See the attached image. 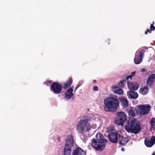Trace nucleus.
<instances>
[{
  "label": "nucleus",
  "mask_w": 155,
  "mask_h": 155,
  "mask_svg": "<svg viewBox=\"0 0 155 155\" xmlns=\"http://www.w3.org/2000/svg\"><path fill=\"white\" fill-rule=\"evenodd\" d=\"M97 140L95 139L92 140L91 146L97 150H103L105 147V143L108 140L104 138L103 135L100 134H97L96 135Z\"/></svg>",
  "instance_id": "f257e3e1"
},
{
  "label": "nucleus",
  "mask_w": 155,
  "mask_h": 155,
  "mask_svg": "<svg viewBox=\"0 0 155 155\" xmlns=\"http://www.w3.org/2000/svg\"><path fill=\"white\" fill-rule=\"evenodd\" d=\"M127 132L134 134H138L141 130L140 122L136 119H129L125 126Z\"/></svg>",
  "instance_id": "f03ea898"
},
{
  "label": "nucleus",
  "mask_w": 155,
  "mask_h": 155,
  "mask_svg": "<svg viewBox=\"0 0 155 155\" xmlns=\"http://www.w3.org/2000/svg\"><path fill=\"white\" fill-rule=\"evenodd\" d=\"M104 108L106 111H113L118 107L119 102L117 98L114 97L107 98L104 100Z\"/></svg>",
  "instance_id": "7ed1b4c3"
},
{
  "label": "nucleus",
  "mask_w": 155,
  "mask_h": 155,
  "mask_svg": "<svg viewBox=\"0 0 155 155\" xmlns=\"http://www.w3.org/2000/svg\"><path fill=\"white\" fill-rule=\"evenodd\" d=\"M89 120L88 116H86L81 118L80 120L78 122L77 126V130L79 134H83L85 129L87 131L91 130V125L88 123Z\"/></svg>",
  "instance_id": "20e7f679"
},
{
  "label": "nucleus",
  "mask_w": 155,
  "mask_h": 155,
  "mask_svg": "<svg viewBox=\"0 0 155 155\" xmlns=\"http://www.w3.org/2000/svg\"><path fill=\"white\" fill-rule=\"evenodd\" d=\"M74 140L72 135L68 136L65 140L64 147V155H71V148L74 146Z\"/></svg>",
  "instance_id": "39448f33"
},
{
  "label": "nucleus",
  "mask_w": 155,
  "mask_h": 155,
  "mask_svg": "<svg viewBox=\"0 0 155 155\" xmlns=\"http://www.w3.org/2000/svg\"><path fill=\"white\" fill-rule=\"evenodd\" d=\"M62 88L63 87L62 84L56 81L52 83L51 86L50 90L54 94H57L61 92Z\"/></svg>",
  "instance_id": "423d86ee"
},
{
  "label": "nucleus",
  "mask_w": 155,
  "mask_h": 155,
  "mask_svg": "<svg viewBox=\"0 0 155 155\" xmlns=\"http://www.w3.org/2000/svg\"><path fill=\"white\" fill-rule=\"evenodd\" d=\"M117 115L118 117L115 121L116 124L119 125L123 126L127 120V115L123 111L117 112Z\"/></svg>",
  "instance_id": "0eeeda50"
},
{
  "label": "nucleus",
  "mask_w": 155,
  "mask_h": 155,
  "mask_svg": "<svg viewBox=\"0 0 155 155\" xmlns=\"http://www.w3.org/2000/svg\"><path fill=\"white\" fill-rule=\"evenodd\" d=\"M120 137L121 135L117 132H111L108 135L109 140L114 143H117L119 137Z\"/></svg>",
  "instance_id": "6e6552de"
},
{
  "label": "nucleus",
  "mask_w": 155,
  "mask_h": 155,
  "mask_svg": "<svg viewBox=\"0 0 155 155\" xmlns=\"http://www.w3.org/2000/svg\"><path fill=\"white\" fill-rule=\"evenodd\" d=\"M145 52L144 50H142L140 51L137 54H136L134 58V62L136 64H140L143 60V58Z\"/></svg>",
  "instance_id": "1a4fd4ad"
},
{
  "label": "nucleus",
  "mask_w": 155,
  "mask_h": 155,
  "mask_svg": "<svg viewBox=\"0 0 155 155\" xmlns=\"http://www.w3.org/2000/svg\"><path fill=\"white\" fill-rule=\"evenodd\" d=\"M155 143V136H152L150 138L146 137L144 140V144L147 147H152Z\"/></svg>",
  "instance_id": "9d476101"
},
{
  "label": "nucleus",
  "mask_w": 155,
  "mask_h": 155,
  "mask_svg": "<svg viewBox=\"0 0 155 155\" xmlns=\"http://www.w3.org/2000/svg\"><path fill=\"white\" fill-rule=\"evenodd\" d=\"M150 107H151L149 104H147V105H140L138 106L141 114L143 115H145L148 114L150 110Z\"/></svg>",
  "instance_id": "9b49d317"
},
{
  "label": "nucleus",
  "mask_w": 155,
  "mask_h": 155,
  "mask_svg": "<svg viewBox=\"0 0 155 155\" xmlns=\"http://www.w3.org/2000/svg\"><path fill=\"white\" fill-rule=\"evenodd\" d=\"M72 155H86V153L81 147H77L73 150Z\"/></svg>",
  "instance_id": "f8f14e48"
},
{
  "label": "nucleus",
  "mask_w": 155,
  "mask_h": 155,
  "mask_svg": "<svg viewBox=\"0 0 155 155\" xmlns=\"http://www.w3.org/2000/svg\"><path fill=\"white\" fill-rule=\"evenodd\" d=\"M73 87L72 86V87H70L65 92L64 97L65 99H68V100L73 96L74 94L73 93Z\"/></svg>",
  "instance_id": "ddd939ff"
},
{
  "label": "nucleus",
  "mask_w": 155,
  "mask_h": 155,
  "mask_svg": "<svg viewBox=\"0 0 155 155\" xmlns=\"http://www.w3.org/2000/svg\"><path fill=\"white\" fill-rule=\"evenodd\" d=\"M127 84L128 88L130 90H137L139 87V84L136 82L130 83L129 81H127Z\"/></svg>",
  "instance_id": "4468645a"
},
{
  "label": "nucleus",
  "mask_w": 155,
  "mask_h": 155,
  "mask_svg": "<svg viewBox=\"0 0 155 155\" xmlns=\"http://www.w3.org/2000/svg\"><path fill=\"white\" fill-rule=\"evenodd\" d=\"M119 143L121 146H124L129 141V138L127 137H124L121 135L120 137H119Z\"/></svg>",
  "instance_id": "2eb2a0df"
},
{
  "label": "nucleus",
  "mask_w": 155,
  "mask_h": 155,
  "mask_svg": "<svg viewBox=\"0 0 155 155\" xmlns=\"http://www.w3.org/2000/svg\"><path fill=\"white\" fill-rule=\"evenodd\" d=\"M127 95L129 98L135 99L138 97L137 93L133 91H130L127 92Z\"/></svg>",
  "instance_id": "dca6fc26"
},
{
  "label": "nucleus",
  "mask_w": 155,
  "mask_h": 155,
  "mask_svg": "<svg viewBox=\"0 0 155 155\" xmlns=\"http://www.w3.org/2000/svg\"><path fill=\"white\" fill-rule=\"evenodd\" d=\"M155 81V74H152L150 75L147 80V84L151 86L153 84Z\"/></svg>",
  "instance_id": "f3484780"
},
{
  "label": "nucleus",
  "mask_w": 155,
  "mask_h": 155,
  "mask_svg": "<svg viewBox=\"0 0 155 155\" xmlns=\"http://www.w3.org/2000/svg\"><path fill=\"white\" fill-rule=\"evenodd\" d=\"M119 87L116 85L112 87V90L114 93L119 94L122 95L124 93V91L121 88H119Z\"/></svg>",
  "instance_id": "a211bd4d"
},
{
  "label": "nucleus",
  "mask_w": 155,
  "mask_h": 155,
  "mask_svg": "<svg viewBox=\"0 0 155 155\" xmlns=\"http://www.w3.org/2000/svg\"><path fill=\"white\" fill-rule=\"evenodd\" d=\"M73 82L72 79L71 77H70L67 81L64 83L63 86V88L66 89L68 88L71 84Z\"/></svg>",
  "instance_id": "6ab92c4d"
},
{
  "label": "nucleus",
  "mask_w": 155,
  "mask_h": 155,
  "mask_svg": "<svg viewBox=\"0 0 155 155\" xmlns=\"http://www.w3.org/2000/svg\"><path fill=\"white\" fill-rule=\"evenodd\" d=\"M128 112L130 116L134 117L136 115L137 110L135 108L131 107L129 109H128Z\"/></svg>",
  "instance_id": "aec40b11"
},
{
  "label": "nucleus",
  "mask_w": 155,
  "mask_h": 155,
  "mask_svg": "<svg viewBox=\"0 0 155 155\" xmlns=\"http://www.w3.org/2000/svg\"><path fill=\"white\" fill-rule=\"evenodd\" d=\"M120 101L124 107H127L128 105V101L127 98L122 97L120 99Z\"/></svg>",
  "instance_id": "412c9836"
},
{
  "label": "nucleus",
  "mask_w": 155,
  "mask_h": 155,
  "mask_svg": "<svg viewBox=\"0 0 155 155\" xmlns=\"http://www.w3.org/2000/svg\"><path fill=\"white\" fill-rule=\"evenodd\" d=\"M148 88L147 86H144L143 87L140 88V92L143 94H146L148 92Z\"/></svg>",
  "instance_id": "4be33fe9"
},
{
  "label": "nucleus",
  "mask_w": 155,
  "mask_h": 155,
  "mask_svg": "<svg viewBox=\"0 0 155 155\" xmlns=\"http://www.w3.org/2000/svg\"><path fill=\"white\" fill-rule=\"evenodd\" d=\"M126 81V80L123 79L120 81V82L118 83L117 86L118 87L120 88H123L125 87V82Z\"/></svg>",
  "instance_id": "5701e85b"
},
{
  "label": "nucleus",
  "mask_w": 155,
  "mask_h": 155,
  "mask_svg": "<svg viewBox=\"0 0 155 155\" xmlns=\"http://www.w3.org/2000/svg\"><path fill=\"white\" fill-rule=\"evenodd\" d=\"M151 129H155V118L153 117L150 121Z\"/></svg>",
  "instance_id": "b1692460"
},
{
  "label": "nucleus",
  "mask_w": 155,
  "mask_h": 155,
  "mask_svg": "<svg viewBox=\"0 0 155 155\" xmlns=\"http://www.w3.org/2000/svg\"><path fill=\"white\" fill-rule=\"evenodd\" d=\"M83 83L82 81H80V82L76 86L74 91H75L77 89H78V87H79L80 86H81V85Z\"/></svg>",
  "instance_id": "393cba45"
},
{
  "label": "nucleus",
  "mask_w": 155,
  "mask_h": 155,
  "mask_svg": "<svg viewBox=\"0 0 155 155\" xmlns=\"http://www.w3.org/2000/svg\"><path fill=\"white\" fill-rule=\"evenodd\" d=\"M150 28L151 30H155V27L154 26H153V24H151Z\"/></svg>",
  "instance_id": "a878e982"
},
{
  "label": "nucleus",
  "mask_w": 155,
  "mask_h": 155,
  "mask_svg": "<svg viewBox=\"0 0 155 155\" xmlns=\"http://www.w3.org/2000/svg\"><path fill=\"white\" fill-rule=\"evenodd\" d=\"M93 89L95 91H97L98 90V87L96 86H94L93 87Z\"/></svg>",
  "instance_id": "bb28decb"
},
{
  "label": "nucleus",
  "mask_w": 155,
  "mask_h": 155,
  "mask_svg": "<svg viewBox=\"0 0 155 155\" xmlns=\"http://www.w3.org/2000/svg\"><path fill=\"white\" fill-rule=\"evenodd\" d=\"M151 30L150 29H147V31L145 32V34H147V33H148V32H149V33H151Z\"/></svg>",
  "instance_id": "cd10ccee"
},
{
  "label": "nucleus",
  "mask_w": 155,
  "mask_h": 155,
  "mask_svg": "<svg viewBox=\"0 0 155 155\" xmlns=\"http://www.w3.org/2000/svg\"><path fill=\"white\" fill-rule=\"evenodd\" d=\"M132 77L130 75H128L126 77V80H128L129 78H130L131 80L132 79Z\"/></svg>",
  "instance_id": "c85d7f7f"
},
{
  "label": "nucleus",
  "mask_w": 155,
  "mask_h": 155,
  "mask_svg": "<svg viewBox=\"0 0 155 155\" xmlns=\"http://www.w3.org/2000/svg\"><path fill=\"white\" fill-rule=\"evenodd\" d=\"M135 73H136V71H134L133 72H132L131 73V75H130L133 77L135 75Z\"/></svg>",
  "instance_id": "c756f323"
},
{
  "label": "nucleus",
  "mask_w": 155,
  "mask_h": 155,
  "mask_svg": "<svg viewBox=\"0 0 155 155\" xmlns=\"http://www.w3.org/2000/svg\"><path fill=\"white\" fill-rule=\"evenodd\" d=\"M51 83V81H47L46 82V83H47L48 86L49 85L48 84V83H49V84H50Z\"/></svg>",
  "instance_id": "7c9ffc66"
},
{
  "label": "nucleus",
  "mask_w": 155,
  "mask_h": 155,
  "mask_svg": "<svg viewBox=\"0 0 155 155\" xmlns=\"http://www.w3.org/2000/svg\"><path fill=\"white\" fill-rule=\"evenodd\" d=\"M145 71V68H142L141 69V72H144Z\"/></svg>",
  "instance_id": "2f4dec72"
},
{
  "label": "nucleus",
  "mask_w": 155,
  "mask_h": 155,
  "mask_svg": "<svg viewBox=\"0 0 155 155\" xmlns=\"http://www.w3.org/2000/svg\"><path fill=\"white\" fill-rule=\"evenodd\" d=\"M57 139L59 141H60V137H57Z\"/></svg>",
  "instance_id": "473e14b6"
},
{
  "label": "nucleus",
  "mask_w": 155,
  "mask_h": 155,
  "mask_svg": "<svg viewBox=\"0 0 155 155\" xmlns=\"http://www.w3.org/2000/svg\"><path fill=\"white\" fill-rule=\"evenodd\" d=\"M96 82V80H94L93 81V82L94 83H95Z\"/></svg>",
  "instance_id": "72a5a7b5"
},
{
  "label": "nucleus",
  "mask_w": 155,
  "mask_h": 155,
  "mask_svg": "<svg viewBox=\"0 0 155 155\" xmlns=\"http://www.w3.org/2000/svg\"><path fill=\"white\" fill-rule=\"evenodd\" d=\"M152 155H155V152H154L152 154Z\"/></svg>",
  "instance_id": "f704fd0d"
},
{
  "label": "nucleus",
  "mask_w": 155,
  "mask_h": 155,
  "mask_svg": "<svg viewBox=\"0 0 155 155\" xmlns=\"http://www.w3.org/2000/svg\"><path fill=\"white\" fill-rule=\"evenodd\" d=\"M121 150H122V151H124V148H121Z\"/></svg>",
  "instance_id": "c9c22d12"
}]
</instances>
